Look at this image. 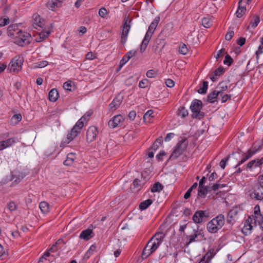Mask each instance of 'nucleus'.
Here are the masks:
<instances>
[{"label":"nucleus","mask_w":263,"mask_h":263,"mask_svg":"<svg viewBox=\"0 0 263 263\" xmlns=\"http://www.w3.org/2000/svg\"><path fill=\"white\" fill-rule=\"evenodd\" d=\"M14 38V43L20 46H24L28 45L30 43L31 36L27 32H22L21 30L15 32Z\"/></svg>","instance_id":"obj_1"},{"label":"nucleus","mask_w":263,"mask_h":263,"mask_svg":"<svg viewBox=\"0 0 263 263\" xmlns=\"http://www.w3.org/2000/svg\"><path fill=\"white\" fill-rule=\"evenodd\" d=\"M202 107V103L201 101L197 99L193 100L190 106V109L193 112L192 115L193 118L201 119L204 117V112L200 110Z\"/></svg>","instance_id":"obj_2"},{"label":"nucleus","mask_w":263,"mask_h":263,"mask_svg":"<svg viewBox=\"0 0 263 263\" xmlns=\"http://www.w3.org/2000/svg\"><path fill=\"white\" fill-rule=\"evenodd\" d=\"M224 223V216L222 214H219L208 223L207 229L208 230H219L222 228Z\"/></svg>","instance_id":"obj_3"},{"label":"nucleus","mask_w":263,"mask_h":263,"mask_svg":"<svg viewBox=\"0 0 263 263\" xmlns=\"http://www.w3.org/2000/svg\"><path fill=\"white\" fill-rule=\"evenodd\" d=\"M187 145V141L186 139H183L178 142L176 147L174 149L170 159H175L182 154L186 149Z\"/></svg>","instance_id":"obj_4"},{"label":"nucleus","mask_w":263,"mask_h":263,"mask_svg":"<svg viewBox=\"0 0 263 263\" xmlns=\"http://www.w3.org/2000/svg\"><path fill=\"white\" fill-rule=\"evenodd\" d=\"M159 246L160 243L159 241H154V239H151L143 250L142 257L143 258H147L155 252L158 248Z\"/></svg>","instance_id":"obj_5"},{"label":"nucleus","mask_w":263,"mask_h":263,"mask_svg":"<svg viewBox=\"0 0 263 263\" xmlns=\"http://www.w3.org/2000/svg\"><path fill=\"white\" fill-rule=\"evenodd\" d=\"M258 222L259 228L263 230V216L259 215V217L252 216L249 217L246 220L245 226L249 227V228H246V230H251L254 227V225H256Z\"/></svg>","instance_id":"obj_6"},{"label":"nucleus","mask_w":263,"mask_h":263,"mask_svg":"<svg viewBox=\"0 0 263 263\" xmlns=\"http://www.w3.org/2000/svg\"><path fill=\"white\" fill-rule=\"evenodd\" d=\"M23 58L21 57H15L13 58L8 65L7 70L10 72H17L22 69Z\"/></svg>","instance_id":"obj_7"},{"label":"nucleus","mask_w":263,"mask_h":263,"mask_svg":"<svg viewBox=\"0 0 263 263\" xmlns=\"http://www.w3.org/2000/svg\"><path fill=\"white\" fill-rule=\"evenodd\" d=\"M186 245L188 246L193 242L201 241L205 239L204 235L201 231H194V233L191 235H187L184 238Z\"/></svg>","instance_id":"obj_8"},{"label":"nucleus","mask_w":263,"mask_h":263,"mask_svg":"<svg viewBox=\"0 0 263 263\" xmlns=\"http://www.w3.org/2000/svg\"><path fill=\"white\" fill-rule=\"evenodd\" d=\"M84 126L83 121L79 120L71 129V132L67 135L68 143L72 140L80 133L81 129Z\"/></svg>","instance_id":"obj_9"},{"label":"nucleus","mask_w":263,"mask_h":263,"mask_svg":"<svg viewBox=\"0 0 263 263\" xmlns=\"http://www.w3.org/2000/svg\"><path fill=\"white\" fill-rule=\"evenodd\" d=\"M250 197L257 200L263 199V187L258 184L256 185L250 194Z\"/></svg>","instance_id":"obj_10"},{"label":"nucleus","mask_w":263,"mask_h":263,"mask_svg":"<svg viewBox=\"0 0 263 263\" xmlns=\"http://www.w3.org/2000/svg\"><path fill=\"white\" fill-rule=\"evenodd\" d=\"M124 121V118L121 115L114 116L108 121V126L111 128L120 126Z\"/></svg>","instance_id":"obj_11"},{"label":"nucleus","mask_w":263,"mask_h":263,"mask_svg":"<svg viewBox=\"0 0 263 263\" xmlns=\"http://www.w3.org/2000/svg\"><path fill=\"white\" fill-rule=\"evenodd\" d=\"M98 132L95 126H92L89 127L86 133V140L88 142H91L95 140Z\"/></svg>","instance_id":"obj_12"},{"label":"nucleus","mask_w":263,"mask_h":263,"mask_svg":"<svg viewBox=\"0 0 263 263\" xmlns=\"http://www.w3.org/2000/svg\"><path fill=\"white\" fill-rule=\"evenodd\" d=\"M219 249L220 248L217 249L216 251H214V249H210L202 257L199 263H209L211 259L215 255Z\"/></svg>","instance_id":"obj_13"},{"label":"nucleus","mask_w":263,"mask_h":263,"mask_svg":"<svg viewBox=\"0 0 263 263\" xmlns=\"http://www.w3.org/2000/svg\"><path fill=\"white\" fill-rule=\"evenodd\" d=\"M263 164V157L261 159H257L250 161L247 165L246 167L250 171L253 168L259 167Z\"/></svg>","instance_id":"obj_14"},{"label":"nucleus","mask_w":263,"mask_h":263,"mask_svg":"<svg viewBox=\"0 0 263 263\" xmlns=\"http://www.w3.org/2000/svg\"><path fill=\"white\" fill-rule=\"evenodd\" d=\"M123 101V96L120 95H118L116 98H115L112 102L109 104V109L112 110H116L121 104Z\"/></svg>","instance_id":"obj_15"},{"label":"nucleus","mask_w":263,"mask_h":263,"mask_svg":"<svg viewBox=\"0 0 263 263\" xmlns=\"http://www.w3.org/2000/svg\"><path fill=\"white\" fill-rule=\"evenodd\" d=\"M206 212L199 210L195 212L193 216V220L195 223H200L203 220L204 217L208 216L205 215Z\"/></svg>","instance_id":"obj_16"},{"label":"nucleus","mask_w":263,"mask_h":263,"mask_svg":"<svg viewBox=\"0 0 263 263\" xmlns=\"http://www.w3.org/2000/svg\"><path fill=\"white\" fill-rule=\"evenodd\" d=\"M130 29V26L127 24V22L126 21L124 23L123 30H122V34L121 36V43L123 44H124L126 42L128 33Z\"/></svg>","instance_id":"obj_17"},{"label":"nucleus","mask_w":263,"mask_h":263,"mask_svg":"<svg viewBox=\"0 0 263 263\" xmlns=\"http://www.w3.org/2000/svg\"><path fill=\"white\" fill-rule=\"evenodd\" d=\"M239 153L237 152L233 153L232 154L229 155L227 158L221 160L219 163L220 167L222 169H224L226 167V162L229 160L230 158L233 157L234 159H237L238 157L239 156Z\"/></svg>","instance_id":"obj_18"},{"label":"nucleus","mask_w":263,"mask_h":263,"mask_svg":"<svg viewBox=\"0 0 263 263\" xmlns=\"http://www.w3.org/2000/svg\"><path fill=\"white\" fill-rule=\"evenodd\" d=\"M159 21H160L159 17H155V18L154 20V21L151 23V25H149L148 30L147 31L146 33H147L148 34H151V35H152L156 28L157 27V26L158 24Z\"/></svg>","instance_id":"obj_19"},{"label":"nucleus","mask_w":263,"mask_h":263,"mask_svg":"<svg viewBox=\"0 0 263 263\" xmlns=\"http://www.w3.org/2000/svg\"><path fill=\"white\" fill-rule=\"evenodd\" d=\"M220 94V92L218 91H216L215 89L213 92L208 95L207 97V101L210 103H214L217 101L218 99V96Z\"/></svg>","instance_id":"obj_20"},{"label":"nucleus","mask_w":263,"mask_h":263,"mask_svg":"<svg viewBox=\"0 0 263 263\" xmlns=\"http://www.w3.org/2000/svg\"><path fill=\"white\" fill-rule=\"evenodd\" d=\"M152 37L151 34L146 33L140 46V52H143L145 50L149 41Z\"/></svg>","instance_id":"obj_21"},{"label":"nucleus","mask_w":263,"mask_h":263,"mask_svg":"<svg viewBox=\"0 0 263 263\" xmlns=\"http://www.w3.org/2000/svg\"><path fill=\"white\" fill-rule=\"evenodd\" d=\"M240 152L242 153L241 155L243 158L241 160L238 161L237 164L235 166V167H237V166H239L240 165L244 163L246 160L249 159L253 156V153H251V151H250L249 149L247 151L246 153H245L241 151Z\"/></svg>","instance_id":"obj_22"},{"label":"nucleus","mask_w":263,"mask_h":263,"mask_svg":"<svg viewBox=\"0 0 263 263\" xmlns=\"http://www.w3.org/2000/svg\"><path fill=\"white\" fill-rule=\"evenodd\" d=\"M14 142H15L14 140L12 138H10L6 140L1 141L0 142V151H2L3 149H4V148L11 146Z\"/></svg>","instance_id":"obj_23"},{"label":"nucleus","mask_w":263,"mask_h":263,"mask_svg":"<svg viewBox=\"0 0 263 263\" xmlns=\"http://www.w3.org/2000/svg\"><path fill=\"white\" fill-rule=\"evenodd\" d=\"M59 97L58 90L56 89H52L49 92L48 98L50 101L55 102Z\"/></svg>","instance_id":"obj_24"},{"label":"nucleus","mask_w":263,"mask_h":263,"mask_svg":"<svg viewBox=\"0 0 263 263\" xmlns=\"http://www.w3.org/2000/svg\"><path fill=\"white\" fill-rule=\"evenodd\" d=\"M94 236L93 231H82L80 238L85 240H88Z\"/></svg>","instance_id":"obj_25"},{"label":"nucleus","mask_w":263,"mask_h":263,"mask_svg":"<svg viewBox=\"0 0 263 263\" xmlns=\"http://www.w3.org/2000/svg\"><path fill=\"white\" fill-rule=\"evenodd\" d=\"M97 247L96 245H92L84 254V258L88 259L89 257L96 252Z\"/></svg>","instance_id":"obj_26"},{"label":"nucleus","mask_w":263,"mask_h":263,"mask_svg":"<svg viewBox=\"0 0 263 263\" xmlns=\"http://www.w3.org/2000/svg\"><path fill=\"white\" fill-rule=\"evenodd\" d=\"M165 235V234L163 233V231H158L155 234L151 239H154V241H159L160 245L161 241L164 237Z\"/></svg>","instance_id":"obj_27"},{"label":"nucleus","mask_w":263,"mask_h":263,"mask_svg":"<svg viewBox=\"0 0 263 263\" xmlns=\"http://www.w3.org/2000/svg\"><path fill=\"white\" fill-rule=\"evenodd\" d=\"M75 159V156L72 153L67 155V159L64 161V164L67 166L71 165Z\"/></svg>","instance_id":"obj_28"},{"label":"nucleus","mask_w":263,"mask_h":263,"mask_svg":"<svg viewBox=\"0 0 263 263\" xmlns=\"http://www.w3.org/2000/svg\"><path fill=\"white\" fill-rule=\"evenodd\" d=\"M163 188V186L160 182H156L153 184L151 191L152 193L159 192Z\"/></svg>","instance_id":"obj_29"},{"label":"nucleus","mask_w":263,"mask_h":263,"mask_svg":"<svg viewBox=\"0 0 263 263\" xmlns=\"http://www.w3.org/2000/svg\"><path fill=\"white\" fill-rule=\"evenodd\" d=\"M242 0H240L238 3V7L236 12V16L237 17H241L243 14L245 13L246 8L244 6H241L240 3Z\"/></svg>","instance_id":"obj_30"},{"label":"nucleus","mask_w":263,"mask_h":263,"mask_svg":"<svg viewBox=\"0 0 263 263\" xmlns=\"http://www.w3.org/2000/svg\"><path fill=\"white\" fill-rule=\"evenodd\" d=\"M163 142V139L162 137H160L158 138L155 142L154 143L153 146L152 147L149 149V150H154V151H156L158 147L162 145Z\"/></svg>","instance_id":"obj_31"},{"label":"nucleus","mask_w":263,"mask_h":263,"mask_svg":"<svg viewBox=\"0 0 263 263\" xmlns=\"http://www.w3.org/2000/svg\"><path fill=\"white\" fill-rule=\"evenodd\" d=\"M60 7V3L57 2L54 0H51V1L48 2L47 4V7L52 11H54L55 8Z\"/></svg>","instance_id":"obj_32"},{"label":"nucleus","mask_w":263,"mask_h":263,"mask_svg":"<svg viewBox=\"0 0 263 263\" xmlns=\"http://www.w3.org/2000/svg\"><path fill=\"white\" fill-rule=\"evenodd\" d=\"M153 201L152 199H148L140 203L139 208L141 210H144L147 209L152 203Z\"/></svg>","instance_id":"obj_33"},{"label":"nucleus","mask_w":263,"mask_h":263,"mask_svg":"<svg viewBox=\"0 0 263 263\" xmlns=\"http://www.w3.org/2000/svg\"><path fill=\"white\" fill-rule=\"evenodd\" d=\"M40 208L44 213H47L49 210V204L45 201H42L40 203Z\"/></svg>","instance_id":"obj_34"},{"label":"nucleus","mask_w":263,"mask_h":263,"mask_svg":"<svg viewBox=\"0 0 263 263\" xmlns=\"http://www.w3.org/2000/svg\"><path fill=\"white\" fill-rule=\"evenodd\" d=\"M208 192V186H202L198 189V196L204 198Z\"/></svg>","instance_id":"obj_35"},{"label":"nucleus","mask_w":263,"mask_h":263,"mask_svg":"<svg viewBox=\"0 0 263 263\" xmlns=\"http://www.w3.org/2000/svg\"><path fill=\"white\" fill-rule=\"evenodd\" d=\"M153 113V110H148L143 116V120L145 122H150L151 118H153V116H152Z\"/></svg>","instance_id":"obj_36"},{"label":"nucleus","mask_w":263,"mask_h":263,"mask_svg":"<svg viewBox=\"0 0 263 263\" xmlns=\"http://www.w3.org/2000/svg\"><path fill=\"white\" fill-rule=\"evenodd\" d=\"M202 24L205 28H209L212 25V21L210 18L205 17L202 20Z\"/></svg>","instance_id":"obj_37"},{"label":"nucleus","mask_w":263,"mask_h":263,"mask_svg":"<svg viewBox=\"0 0 263 263\" xmlns=\"http://www.w3.org/2000/svg\"><path fill=\"white\" fill-rule=\"evenodd\" d=\"M228 89L227 85L223 82L220 83L218 86L216 87V91H219L220 93L221 92H224V91Z\"/></svg>","instance_id":"obj_38"},{"label":"nucleus","mask_w":263,"mask_h":263,"mask_svg":"<svg viewBox=\"0 0 263 263\" xmlns=\"http://www.w3.org/2000/svg\"><path fill=\"white\" fill-rule=\"evenodd\" d=\"M22 120L21 114H15L11 118V122L12 124H17Z\"/></svg>","instance_id":"obj_39"},{"label":"nucleus","mask_w":263,"mask_h":263,"mask_svg":"<svg viewBox=\"0 0 263 263\" xmlns=\"http://www.w3.org/2000/svg\"><path fill=\"white\" fill-rule=\"evenodd\" d=\"M178 115L181 118H184L188 115V111L184 107H181L178 110Z\"/></svg>","instance_id":"obj_40"},{"label":"nucleus","mask_w":263,"mask_h":263,"mask_svg":"<svg viewBox=\"0 0 263 263\" xmlns=\"http://www.w3.org/2000/svg\"><path fill=\"white\" fill-rule=\"evenodd\" d=\"M16 26L15 25H10L8 28V35L13 37L15 34V28Z\"/></svg>","instance_id":"obj_41"},{"label":"nucleus","mask_w":263,"mask_h":263,"mask_svg":"<svg viewBox=\"0 0 263 263\" xmlns=\"http://www.w3.org/2000/svg\"><path fill=\"white\" fill-rule=\"evenodd\" d=\"M58 251V246L53 244L51 247L47 250L45 252V255L49 256L50 253L56 252Z\"/></svg>","instance_id":"obj_42"},{"label":"nucleus","mask_w":263,"mask_h":263,"mask_svg":"<svg viewBox=\"0 0 263 263\" xmlns=\"http://www.w3.org/2000/svg\"><path fill=\"white\" fill-rule=\"evenodd\" d=\"M208 87V82L206 81H204L203 83L202 87L198 89V92L201 94L205 93L206 92Z\"/></svg>","instance_id":"obj_43"},{"label":"nucleus","mask_w":263,"mask_h":263,"mask_svg":"<svg viewBox=\"0 0 263 263\" xmlns=\"http://www.w3.org/2000/svg\"><path fill=\"white\" fill-rule=\"evenodd\" d=\"M238 213V210L237 209H232L229 211L228 214V216L229 218H233L235 219L236 218V216Z\"/></svg>","instance_id":"obj_44"},{"label":"nucleus","mask_w":263,"mask_h":263,"mask_svg":"<svg viewBox=\"0 0 263 263\" xmlns=\"http://www.w3.org/2000/svg\"><path fill=\"white\" fill-rule=\"evenodd\" d=\"M233 62V60L231 58V57L228 54H227L225 56L224 60L223 61L224 64L229 66L231 65Z\"/></svg>","instance_id":"obj_45"},{"label":"nucleus","mask_w":263,"mask_h":263,"mask_svg":"<svg viewBox=\"0 0 263 263\" xmlns=\"http://www.w3.org/2000/svg\"><path fill=\"white\" fill-rule=\"evenodd\" d=\"M179 51L180 53L185 55L188 52L189 50L186 46L185 44H183L180 46Z\"/></svg>","instance_id":"obj_46"},{"label":"nucleus","mask_w":263,"mask_h":263,"mask_svg":"<svg viewBox=\"0 0 263 263\" xmlns=\"http://www.w3.org/2000/svg\"><path fill=\"white\" fill-rule=\"evenodd\" d=\"M7 235L9 237L11 236L12 238H15L18 237L20 234L19 233V231H8Z\"/></svg>","instance_id":"obj_47"},{"label":"nucleus","mask_w":263,"mask_h":263,"mask_svg":"<svg viewBox=\"0 0 263 263\" xmlns=\"http://www.w3.org/2000/svg\"><path fill=\"white\" fill-rule=\"evenodd\" d=\"M92 114V111L89 110L80 120H81V121H83L82 120L87 121L89 120Z\"/></svg>","instance_id":"obj_48"},{"label":"nucleus","mask_w":263,"mask_h":263,"mask_svg":"<svg viewBox=\"0 0 263 263\" xmlns=\"http://www.w3.org/2000/svg\"><path fill=\"white\" fill-rule=\"evenodd\" d=\"M224 72V69L223 67H219L214 71L215 76H220Z\"/></svg>","instance_id":"obj_49"},{"label":"nucleus","mask_w":263,"mask_h":263,"mask_svg":"<svg viewBox=\"0 0 263 263\" xmlns=\"http://www.w3.org/2000/svg\"><path fill=\"white\" fill-rule=\"evenodd\" d=\"M33 19L35 22V23H36L39 26H40V27L42 26V22L41 21L42 19L40 15H33Z\"/></svg>","instance_id":"obj_50"},{"label":"nucleus","mask_w":263,"mask_h":263,"mask_svg":"<svg viewBox=\"0 0 263 263\" xmlns=\"http://www.w3.org/2000/svg\"><path fill=\"white\" fill-rule=\"evenodd\" d=\"M260 22V19L259 16H256L254 19L253 21H251L250 23V25L253 28H255L258 24Z\"/></svg>","instance_id":"obj_51"},{"label":"nucleus","mask_w":263,"mask_h":263,"mask_svg":"<svg viewBox=\"0 0 263 263\" xmlns=\"http://www.w3.org/2000/svg\"><path fill=\"white\" fill-rule=\"evenodd\" d=\"M126 57H127L125 55L120 61L119 64V68L118 70H119L123 67V66L129 60V59H127Z\"/></svg>","instance_id":"obj_52"},{"label":"nucleus","mask_w":263,"mask_h":263,"mask_svg":"<svg viewBox=\"0 0 263 263\" xmlns=\"http://www.w3.org/2000/svg\"><path fill=\"white\" fill-rule=\"evenodd\" d=\"M157 74V72L154 70H149L146 72V76L148 78H155Z\"/></svg>","instance_id":"obj_53"},{"label":"nucleus","mask_w":263,"mask_h":263,"mask_svg":"<svg viewBox=\"0 0 263 263\" xmlns=\"http://www.w3.org/2000/svg\"><path fill=\"white\" fill-rule=\"evenodd\" d=\"M36 67L39 68H43L46 66L48 64V62L46 61H43L41 62H39L36 64Z\"/></svg>","instance_id":"obj_54"},{"label":"nucleus","mask_w":263,"mask_h":263,"mask_svg":"<svg viewBox=\"0 0 263 263\" xmlns=\"http://www.w3.org/2000/svg\"><path fill=\"white\" fill-rule=\"evenodd\" d=\"M148 83V80L143 79L139 82V86L141 88H145L147 86Z\"/></svg>","instance_id":"obj_55"},{"label":"nucleus","mask_w":263,"mask_h":263,"mask_svg":"<svg viewBox=\"0 0 263 263\" xmlns=\"http://www.w3.org/2000/svg\"><path fill=\"white\" fill-rule=\"evenodd\" d=\"M107 11L106 9L105 8L102 7L99 10V14L101 17H104L105 15L107 14Z\"/></svg>","instance_id":"obj_56"},{"label":"nucleus","mask_w":263,"mask_h":263,"mask_svg":"<svg viewBox=\"0 0 263 263\" xmlns=\"http://www.w3.org/2000/svg\"><path fill=\"white\" fill-rule=\"evenodd\" d=\"M9 23V18H2L0 20V26H4Z\"/></svg>","instance_id":"obj_57"},{"label":"nucleus","mask_w":263,"mask_h":263,"mask_svg":"<svg viewBox=\"0 0 263 263\" xmlns=\"http://www.w3.org/2000/svg\"><path fill=\"white\" fill-rule=\"evenodd\" d=\"M234 32L233 31H229L225 36V39L227 41H230L234 36Z\"/></svg>","instance_id":"obj_58"},{"label":"nucleus","mask_w":263,"mask_h":263,"mask_svg":"<svg viewBox=\"0 0 263 263\" xmlns=\"http://www.w3.org/2000/svg\"><path fill=\"white\" fill-rule=\"evenodd\" d=\"M71 82L70 81H67L64 83L63 88L67 90H71Z\"/></svg>","instance_id":"obj_59"},{"label":"nucleus","mask_w":263,"mask_h":263,"mask_svg":"<svg viewBox=\"0 0 263 263\" xmlns=\"http://www.w3.org/2000/svg\"><path fill=\"white\" fill-rule=\"evenodd\" d=\"M50 32L49 31H42L40 33V36L41 38H43V39L48 37Z\"/></svg>","instance_id":"obj_60"},{"label":"nucleus","mask_w":263,"mask_h":263,"mask_svg":"<svg viewBox=\"0 0 263 263\" xmlns=\"http://www.w3.org/2000/svg\"><path fill=\"white\" fill-rule=\"evenodd\" d=\"M136 52L137 51L136 50H130L128 51L125 54V55L127 57L126 58L127 59H130L132 57H134L136 54Z\"/></svg>","instance_id":"obj_61"},{"label":"nucleus","mask_w":263,"mask_h":263,"mask_svg":"<svg viewBox=\"0 0 263 263\" xmlns=\"http://www.w3.org/2000/svg\"><path fill=\"white\" fill-rule=\"evenodd\" d=\"M8 208L11 211L16 209V205L14 202H10L8 204Z\"/></svg>","instance_id":"obj_62"},{"label":"nucleus","mask_w":263,"mask_h":263,"mask_svg":"<svg viewBox=\"0 0 263 263\" xmlns=\"http://www.w3.org/2000/svg\"><path fill=\"white\" fill-rule=\"evenodd\" d=\"M231 97V95L223 93V96H222V98L221 99V101L222 103H224L229 99H230Z\"/></svg>","instance_id":"obj_63"},{"label":"nucleus","mask_w":263,"mask_h":263,"mask_svg":"<svg viewBox=\"0 0 263 263\" xmlns=\"http://www.w3.org/2000/svg\"><path fill=\"white\" fill-rule=\"evenodd\" d=\"M165 84L167 87L170 88L173 87L175 85L174 82L171 79L166 80L165 81Z\"/></svg>","instance_id":"obj_64"}]
</instances>
